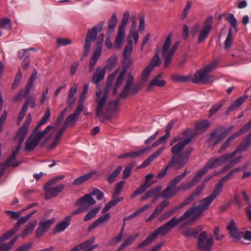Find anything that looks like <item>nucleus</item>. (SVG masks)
<instances>
[{"label":"nucleus","mask_w":251,"mask_h":251,"mask_svg":"<svg viewBox=\"0 0 251 251\" xmlns=\"http://www.w3.org/2000/svg\"><path fill=\"white\" fill-rule=\"evenodd\" d=\"M122 169L123 167L121 165L119 166L108 176L107 180L109 183L112 184L116 181V178L119 176Z\"/></svg>","instance_id":"39"},{"label":"nucleus","mask_w":251,"mask_h":251,"mask_svg":"<svg viewBox=\"0 0 251 251\" xmlns=\"http://www.w3.org/2000/svg\"><path fill=\"white\" fill-rule=\"evenodd\" d=\"M30 104V107L33 108L36 105V100L32 96H29L25 100L23 105H26V109H28V105Z\"/></svg>","instance_id":"63"},{"label":"nucleus","mask_w":251,"mask_h":251,"mask_svg":"<svg viewBox=\"0 0 251 251\" xmlns=\"http://www.w3.org/2000/svg\"><path fill=\"white\" fill-rule=\"evenodd\" d=\"M132 63L133 60L130 57H124L123 67L119 75H121L122 73L123 72V77L125 78V76L127 69L132 65Z\"/></svg>","instance_id":"44"},{"label":"nucleus","mask_w":251,"mask_h":251,"mask_svg":"<svg viewBox=\"0 0 251 251\" xmlns=\"http://www.w3.org/2000/svg\"><path fill=\"white\" fill-rule=\"evenodd\" d=\"M95 240V238H92L91 239L87 240L79 244V245L75 246L71 251H79L80 249L85 250L91 246V245L94 242Z\"/></svg>","instance_id":"43"},{"label":"nucleus","mask_w":251,"mask_h":251,"mask_svg":"<svg viewBox=\"0 0 251 251\" xmlns=\"http://www.w3.org/2000/svg\"><path fill=\"white\" fill-rule=\"evenodd\" d=\"M213 18L212 17H208L204 22L203 28L200 30L198 37V42L202 43L208 37L209 33L212 30V24Z\"/></svg>","instance_id":"12"},{"label":"nucleus","mask_w":251,"mask_h":251,"mask_svg":"<svg viewBox=\"0 0 251 251\" xmlns=\"http://www.w3.org/2000/svg\"><path fill=\"white\" fill-rule=\"evenodd\" d=\"M37 75V71L36 69H34L32 72L31 76L28 79V83L25 86V92L24 94V96L25 97H27L28 96L30 89L34 84V80L36 78Z\"/></svg>","instance_id":"32"},{"label":"nucleus","mask_w":251,"mask_h":251,"mask_svg":"<svg viewBox=\"0 0 251 251\" xmlns=\"http://www.w3.org/2000/svg\"><path fill=\"white\" fill-rule=\"evenodd\" d=\"M104 21L99 22L97 25L94 26L91 30H89L87 32L85 44L84 46V51L81 60H83L84 58L86 57L90 52L91 42H94L97 37L98 33L101 31Z\"/></svg>","instance_id":"4"},{"label":"nucleus","mask_w":251,"mask_h":251,"mask_svg":"<svg viewBox=\"0 0 251 251\" xmlns=\"http://www.w3.org/2000/svg\"><path fill=\"white\" fill-rule=\"evenodd\" d=\"M132 41L131 40H128V43L124 49L123 56L130 57L132 51Z\"/></svg>","instance_id":"54"},{"label":"nucleus","mask_w":251,"mask_h":251,"mask_svg":"<svg viewBox=\"0 0 251 251\" xmlns=\"http://www.w3.org/2000/svg\"><path fill=\"white\" fill-rule=\"evenodd\" d=\"M50 116V112L49 107H48L46 110L44 115L42 119L39 122L37 126L35 127L33 133L30 135L25 142V151H30L34 150L35 148L39 145L41 140L52 128V126H48L44 131H38L39 128L42 125L45 124L49 120Z\"/></svg>","instance_id":"2"},{"label":"nucleus","mask_w":251,"mask_h":251,"mask_svg":"<svg viewBox=\"0 0 251 251\" xmlns=\"http://www.w3.org/2000/svg\"><path fill=\"white\" fill-rule=\"evenodd\" d=\"M225 100H222L218 103L214 104L209 110L208 114L209 117H211L214 115L223 106Z\"/></svg>","instance_id":"48"},{"label":"nucleus","mask_w":251,"mask_h":251,"mask_svg":"<svg viewBox=\"0 0 251 251\" xmlns=\"http://www.w3.org/2000/svg\"><path fill=\"white\" fill-rule=\"evenodd\" d=\"M99 210V207H95L91 210L85 216L84 221L86 222L95 217Z\"/></svg>","instance_id":"59"},{"label":"nucleus","mask_w":251,"mask_h":251,"mask_svg":"<svg viewBox=\"0 0 251 251\" xmlns=\"http://www.w3.org/2000/svg\"><path fill=\"white\" fill-rule=\"evenodd\" d=\"M111 84L106 83V86L104 90V94L103 95L100 99L97 100H96L97 105L96 107V116L97 117L100 116L101 114L103 108L105 105V104L107 99L108 93L109 92V90L111 88Z\"/></svg>","instance_id":"13"},{"label":"nucleus","mask_w":251,"mask_h":251,"mask_svg":"<svg viewBox=\"0 0 251 251\" xmlns=\"http://www.w3.org/2000/svg\"><path fill=\"white\" fill-rule=\"evenodd\" d=\"M176 161H175V156H172L171 160L169 162L168 165L164 167L157 174L156 176V178L160 179L163 177L166 174V172L167 170L172 166H174V168L175 169V166L176 165Z\"/></svg>","instance_id":"40"},{"label":"nucleus","mask_w":251,"mask_h":251,"mask_svg":"<svg viewBox=\"0 0 251 251\" xmlns=\"http://www.w3.org/2000/svg\"><path fill=\"white\" fill-rule=\"evenodd\" d=\"M95 174L96 172H91L78 177L74 180L73 182V185H79L91 178Z\"/></svg>","instance_id":"33"},{"label":"nucleus","mask_w":251,"mask_h":251,"mask_svg":"<svg viewBox=\"0 0 251 251\" xmlns=\"http://www.w3.org/2000/svg\"><path fill=\"white\" fill-rule=\"evenodd\" d=\"M13 236V235L8 231L5 232L0 237V251H9L12 247L7 243L4 242Z\"/></svg>","instance_id":"26"},{"label":"nucleus","mask_w":251,"mask_h":251,"mask_svg":"<svg viewBox=\"0 0 251 251\" xmlns=\"http://www.w3.org/2000/svg\"><path fill=\"white\" fill-rule=\"evenodd\" d=\"M148 188L149 185L147 186L144 183H143L139 187H138L134 192L132 194L131 198H133L138 195H139L144 192Z\"/></svg>","instance_id":"53"},{"label":"nucleus","mask_w":251,"mask_h":251,"mask_svg":"<svg viewBox=\"0 0 251 251\" xmlns=\"http://www.w3.org/2000/svg\"><path fill=\"white\" fill-rule=\"evenodd\" d=\"M202 176H203L199 171L190 182L181 183V184L178 187V189L181 190L182 191H185L189 190L193 187L195 186Z\"/></svg>","instance_id":"19"},{"label":"nucleus","mask_w":251,"mask_h":251,"mask_svg":"<svg viewBox=\"0 0 251 251\" xmlns=\"http://www.w3.org/2000/svg\"><path fill=\"white\" fill-rule=\"evenodd\" d=\"M32 120L31 116L30 114H28L26 117V119L22 126L18 130L16 135L15 136L16 138H19V140L18 141L17 146L21 148L23 143L24 141V140L25 138L26 135L28 130L29 126L31 123Z\"/></svg>","instance_id":"10"},{"label":"nucleus","mask_w":251,"mask_h":251,"mask_svg":"<svg viewBox=\"0 0 251 251\" xmlns=\"http://www.w3.org/2000/svg\"><path fill=\"white\" fill-rule=\"evenodd\" d=\"M151 150L150 147H145L143 149L131 152H127L126 153L123 154L118 156L119 159H124L127 158H136L142 156L145 153L149 152Z\"/></svg>","instance_id":"25"},{"label":"nucleus","mask_w":251,"mask_h":251,"mask_svg":"<svg viewBox=\"0 0 251 251\" xmlns=\"http://www.w3.org/2000/svg\"><path fill=\"white\" fill-rule=\"evenodd\" d=\"M161 64V60L159 56L158 53H156L151 60L150 64L148 66H150L152 69H153L156 66H159Z\"/></svg>","instance_id":"52"},{"label":"nucleus","mask_w":251,"mask_h":251,"mask_svg":"<svg viewBox=\"0 0 251 251\" xmlns=\"http://www.w3.org/2000/svg\"><path fill=\"white\" fill-rule=\"evenodd\" d=\"M171 44V36L170 34L168 35L166 38L165 43L163 45L162 48V55L165 56V54L168 53V51L170 47Z\"/></svg>","instance_id":"57"},{"label":"nucleus","mask_w":251,"mask_h":251,"mask_svg":"<svg viewBox=\"0 0 251 251\" xmlns=\"http://www.w3.org/2000/svg\"><path fill=\"white\" fill-rule=\"evenodd\" d=\"M233 175V174L231 171H230L227 175L223 177L216 184L212 193L208 197L201 201V203L198 206L201 209L200 213H202L208 209L210 204L222 191L224 186V183L231 179Z\"/></svg>","instance_id":"3"},{"label":"nucleus","mask_w":251,"mask_h":251,"mask_svg":"<svg viewBox=\"0 0 251 251\" xmlns=\"http://www.w3.org/2000/svg\"><path fill=\"white\" fill-rule=\"evenodd\" d=\"M65 187V184H60L54 187L46 188L44 189L46 191L45 199L49 200L51 198L55 197L59 193L63 191Z\"/></svg>","instance_id":"17"},{"label":"nucleus","mask_w":251,"mask_h":251,"mask_svg":"<svg viewBox=\"0 0 251 251\" xmlns=\"http://www.w3.org/2000/svg\"><path fill=\"white\" fill-rule=\"evenodd\" d=\"M235 156V153L233 152L231 153H226L224 155L220 156L218 158L219 161L221 165L227 162L229 159H232Z\"/></svg>","instance_id":"56"},{"label":"nucleus","mask_w":251,"mask_h":251,"mask_svg":"<svg viewBox=\"0 0 251 251\" xmlns=\"http://www.w3.org/2000/svg\"><path fill=\"white\" fill-rule=\"evenodd\" d=\"M169 204V202L167 201H164L160 204L157 205L150 216L146 219V222H149L152 220L159 214H160L163 209Z\"/></svg>","instance_id":"30"},{"label":"nucleus","mask_w":251,"mask_h":251,"mask_svg":"<svg viewBox=\"0 0 251 251\" xmlns=\"http://www.w3.org/2000/svg\"><path fill=\"white\" fill-rule=\"evenodd\" d=\"M96 202V201L91 197V195H85L75 202L74 206L77 207L79 205H80V206L73 211L70 216L72 217L86 211L91 205L95 204Z\"/></svg>","instance_id":"5"},{"label":"nucleus","mask_w":251,"mask_h":251,"mask_svg":"<svg viewBox=\"0 0 251 251\" xmlns=\"http://www.w3.org/2000/svg\"><path fill=\"white\" fill-rule=\"evenodd\" d=\"M124 73L122 72L121 75H119L116 81L114 87L113 89V94L116 95L117 94V90L119 87L121 85L122 81L125 78L123 77Z\"/></svg>","instance_id":"60"},{"label":"nucleus","mask_w":251,"mask_h":251,"mask_svg":"<svg viewBox=\"0 0 251 251\" xmlns=\"http://www.w3.org/2000/svg\"><path fill=\"white\" fill-rule=\"evenodd\" d=\"M162 76V74H159L151 80L148 86L147 90L148 91H151L153 87H162L165 85L166 81L161 79Z\"/></svg>","instance_id":"24"},{"label":"nucleus","mask_w":251,"mask_h":251,"mask_svg":"<svg viewBox=\"0 0 251 251\" xmlns=\"http://www.w3.org/2000/svg\"><path fill=\"white\" fill-rule=\"evenodd\" d=\"M152 70L150 66H147L142 72L141 78V80L144 82L146 81Z\"/></svg>","instance_id":"61"},{"label":"nucleus","mask_w":251,"mask_h":251,"mask_svg":"<svg viewBox=\"0 0 251 251\" xmlns=\"http://www.w3.org/2000/svg\"><path fill=\"white\" fill-rule=\"evenodd\" d=\"M248 98V96L247 95H245L242 97H239L226 111L225 114L227 116L232 111L239 108Z\"/></svg>","instance_id":"27"},{"label":"nucleus","mask_w":251,"mask_h":251,"mask_svg":"<svg viewBox=\"0 0 251 251\" xmlns=\"http://www.w3.org/2000/svg\"><path fill=\"white\" fill-rule=\"evenodd\" d=\"M125 183V181L122 180L116 184L114 192L112 195V199H115L120 194L124 188Z\"/></svg>","instance_id":"49"},{"label":"nucleus","mask_w":251,"mask_h":251,"mask_svg":"<svg viewBox=\"0 0 251 251\" xmlns=\"http://www.w3.org/2000/svg\"><path fill=\"white\" fill-rule=\"evenodd\" d=\"M164 150V147L158 149L156 151L148 157L141 164V167L144 168L148 166L151 162L155 159Z\"/></svg>","instance_id":"35"},{"label":"nucleus","mask_w":251,"mask_h":251,"mask_svg":"<svg viewBox=\"0 0 251 251\" xmlns=\"http://www.w3.org/2000/svg\"><path fill=\"white\" fill-rule=\"evenodd\" d=\"M223 129V127L217 128L210 134L209 140L213 146L221 142L225 138V134L220 133Z\"/></svg>","instance_id":"16"},{"label":"nucleus","mask_w":251,"mask_h":251,"mask_svg":"<svg viewBox=\"0 0 251 251\" xmlns=\"http://www.w3.org/2000/svg\"><path fill=\"white\" fill-rule=\"evenodd\" d=\"M205 187V184L204 183H203L201 185L197 186L196 188V190L193 192H192L189 197L185 199L179 206L174 209L168 211L165 214L164 216L169 217L171 216L173 213H174L176 209H180L189 204L190 203L193 201L196 197H198L201 194V192L204 189Z\"/></svg>","instance_id":"8"},{"label":"nucleus","mask_w":251,"mask_h":251,"mask_svg":"<svg viewBox=\"0 0 251 251\" xmlns=\"http://www.w3.org/2000/svg\"><path fill=\"white\" fill-rule=\"evenodd\" d=\"M193 151L192 147L187 148L182 154L179 156V158H175L176 165L175 170H179L184 166L188 162V160L190 155Z\"/></svg>","instance_id":"14"},{"label":"nucleus","mask_w":251,"mask_h":251,"mask_svg":"<svg viewBox=\"0 0 251 251\" xmlns=\"http://www.w3.org/2000/svg\"><path fill=\"white\" fill-rule=\"evenodd\" d=\"M32 120L31 116L30 114H28L26 117V119L22 126L18 130L16 135L15 136L16 138H19V140L18 141L17 146L21 148L23 143L24 141V140L25 138L26 135L28 130L29 126L31 123Z\"/></svg>","instance_id":"11"},{"label":"nucleus","mask_w":251,"mask_h":251,"mask_svg":"<svg viewBox=\"0 0 251 251\" xmlns=\"http://www.w3.org/2000/svg\"><path fill=\"white\" fill-rule=\"evenodd\" d=\"M28 220V219L26 218L25 216L24 217H22V218L19 219L17 223L15 224L13 228L10 229L8 231L10 232L11 234H12L13 235H14L16 232H17L19 231L21 226L24 225Z\"/></svg>","instance_id":"41"},{"label":"nucleus","mask_w":251,"mask_h":251,"mask_svg":"<svg viewBox=\"0 0 251 251\" xmlns=\"http://www.w3.org/2000/svg\"><path fill=\"white\" fill-rule=\"evenodd\" d=\"M106 73L105 68L100 67H97L96 72L94 73L91 81L94 83L97 87L100 86V82L103 79Z\"/></svg>","instance_id":"18"},{"label":"nucleus","mask_w":251,"mask_h":251,"mask_svg":"<svg viewBox=\"0 0 251 251\" xmlns=\"http://www.w3.org/2000/svg\"><path fill=\"white\" fill-rule=\"evenodd\" d=\"M226 228L229 231L231 237L234 240L241 239L243 232L238 231V229L235 226V223L233 219L230 220L229 225L227 226Z\"/></svg>","instance_id":"20"},{"label":"nucleus","mask_w":251,"mask_h":251,"mask_svg":"<svg viewBox=\"0 0 251 251\" xmlns=\"http://www.w3.org/2000/svg\"><path fill=\"white\" fill-rule=\"evenodd\" d=\"M0 27L8 30L11 29L12 27L11 21L8 18L0 19Z\"/></svg>","instance_id":"51"},{"label":"nucleus","mask_w":251,"mask_h":251,"mask_svg":"<svg viewBox=\"0 0 251 251\" xmlns=\"http://www.w3.org/2000/svg\"><path fill=\"white\" fill-rule=\"evenodd\" d=\"M129 18V12L126 11L123 14L121 24L118 28V31L115 41V46L118 49H120L123 46L125 36V28L128 22Z\"/></svg>","instance_id":"6"},{"label":"nucleus","mask_w":251,"mask_h":251,"mask_svg":"<svg viewBox=\"0 0 251 251\" xmlns=\"http://www.w3.org/2000/svg\"><path fill=\"white\" fill-rule=\"evenodd\" d=\"M37 225L36 220L29 222L26 225L25 229L22 231L21 236L23 238L25 237L29 233H31Z\"/></svg>","instance_id":"36"},{"label":"nucleus","mask_w":251,"mask_h":251,"mask_svg":"<svg viewBox=\"0 0 251 251\" xmlns=\"http://www.w3.org/2000/svg\"><path fill=\"white\" fill-rule=\"evenodd\" d=\"M110 217V214L109 212L101 216L88 227L87 229L88 231H92L93 229L98 227L100 224L103 223L106 220L109 219Z\"/></svg>","instance_id":"31"},{"label":"nucleus","mask_w":251,"mask_h":251,"mask_svg":"<svg viewBox=\"0 0 251 251\" xmlns=\"http://www.w3.org/2000/svg\"><path fill=\"white\" fill-rule=\"evenodd\" d=\"M210 127V123L207 120H204L197 123L195 126L196 132L202 133L205 132Z\"/></svg>","instance_id":"34"},{"label":"nucleus","mask_w":251,"mask_h":251,"mask_svg":"<svg viewBox=\"0 0 251 251\" xmlns=\"http://www.w3.org/2000/svg\"><path fill=\"white\" fill-rule=\"evenodd\" d=\"M214 244L213 236L207 237L206 231H202L198 236L197 249L200 251H210Z\"/></svg>","instance_id":"7"},{"label":"nucleus","mask_w":251,"mask_h":251,"mask_svg":"<svg viewBox=\"0 0 251 251\" xmlns=\"http://www.w3.org/2000/svg\"><path fill=\"white\" fill-rule=\"evenodd\" d=\"M232 43V30L229 28L228 31L227 36L225 41V48L226 50L229 49Z\"/></svg>","instance_id":"55"},{"label":"nucleus","mask_w":251,"mask_h":251,"mask_svg":"<svg viewBox=\"0 0 251 251\" xmlns=\"http://www.w3.org/2000/svg\"><path fill=\"white\" fill-rule=\"evenodd\" d=\"M117 14L116 13H114L108 22V28L107 32V34H108V35H110L114 31V28L117 24Z\"/></svg>","instance_id":"38"},{"label":"nucleus","mask_w":251,"mask_h":251,"mask_svg":"<svg viewBox=\"0 0 251 251\" xmlns=\"http://www.w3.org/2000/svg\"><path fill=\"white\" fill-rule=\"evenodd\" d=\"M171 79L176 83L178 82H189L191 79L190 75H180L172 74L171 75Z\"/></svg>","instance_id":"45"},{"label":"nucleus","mask_w":251,"mask_h":251,"mask_svg":"<svg viewBox=\"0 0 251 251\" xmlns=\"http://www.w3.org/2000/svg\"><path fill=\"white\" fill-rule=\"evenodd\" d=\"M226 20L230 24V25L234 29L236 32L238 31L237 21L233 14L229 13L226 17Z\"/></svg>","instance_id":"50"},{"label":"nucleus","mask_w":251,"mask_h":251,"mask_svg":"<svg viewBox=\"0 0 251 251\" xmlns=\"http://www.w3.org/2000/svg\"><path fill=\"white\" fill-rule=\"evenodd\" d=\"M71 219L72 216H67L62 221L58 223L54 229L55 232H61L65 230L70 225Z\"/></svg>","instance_id":"29"},{"label":"nucleus","mask_w":251,"mask_h":251,"mask_svg":"<svg viewBox=\"0 0 251 251\" xmlns=\"http://www.w3.org/2000/svg\"><path fill=\"white\" fill-rule=\"evenodd\" d=\"M79 117L76 116L74 114H70L65 120L64 122L65 126H70L74 127L75 125V122L78 120Z\"/></svg>","instance_id":"47"},{"label":"nucleus","mask_w":251,"mask_h":251,"mask_svg":"<svg viewBox=\"0 0 251 251\" xmlns=\"http://www.w3.org/2000/svg\"><path fill=\"white\" fill-rule=\"evenodd\" d=\"M251 146V132L249 133L246 137L245 139L242 141L238 148L233 151L235 155L238 152H243L246 151Z\"/></svg>","instance_id":"22"},{"label":"nucleus","mask_w":251,"mask_h":251,"mask_svg":"<svg viewBox=\"0 0 251 251\" xmlns=\"http://www.w3.org/2000/svg\"><path fill=\"white\" fill-rule=\"evenodd\" d=\"M177 192V190L176 188L169 183L166 189L159 194V196L163 198L168 199L176 195Z\"/></svg>","instance_id":"28"},{"label":"nucleus","mask_w":251,"mask_h":251,"mask_svg":"<svg viewBox=\"0 0 251 251\" xmlns=\"http://www.w3.org/2000/svg\"><path fill=\"white\" fill-rule=\"evenodd\" d=\"M139 235V233H136L133 235L129 236L120 245L116 251H123L126 247L130 245L134 240L138 237Z\"/></svg>","instance_id":"37"},{"label":"nucleus","mask_w":251,"mask_h":251,"mask_svg":"<svg viewBox=\"0 0 251 251\" xmlns=\"http://www.w3.org/2000/svg\"><path fill=\"white\" fill-rule=\"evenodd\" d=\"M54 221V219L52 218L50 220H48L46 221H41L39 223V226L41 228L45 230V231H47L50 226H51L52 223Z\"/></svg>","instance_id":"58"},{"label":"nucleus","mask_w":251,"mask_h":251,"mask_svg":"<svg viewBox=\"0 0 251 251\" xmlns=\"http://www.w3.org/2000/svg\"><path fill=\"white\" fill-rule=\"evenodd\" d=\"M218 158L213 157L211 158L207 163L206 165L201 169L199 171L203 176L209 169H213L221 166Z\"/></svg>","instance_id":"23"},{"label":"nucleus","mask_w":251,"mask_h":251,"mask_svg":"<svg viewBox=\"0 0 251 251\" xmlns=\"http://www.w3.org/2000/svg\"><path fill=\"white\" fill-rule=\"evenodd\" d=\"M200 210L198 206H194L186 210L179 218H176V217H173L166 224L157 228L153 232L150 234L144 241L139 244L138 248H142L148 246L155 240L159 235L162 236H165L177 225L186 220L188 217L191 216L193 213L198 211L193 219V221L196 220L202 213H200Z\"/></svg>","instance_id":"1"},{"label":"nucleus","mask_w":251,"mask_h":251,"mask_svg":"<svg viewBox=\"0 0 251 251\" xmlns=\"http://www.w3.org/2000/svg\"><path fill=\"white\" fill-rule=\"evenodd\" d=\"M191 142V137L178 141V142L171 149V152L174 154L173 156H175V158H176L177 154L180 152L184 148Z\"/></svg>","instance_id":"21"},{"label":"nucleus","mask_w":251,"mask_h":251,"mask_svg":"<svg viewBox=\"0 0 251 251\" xmlns=\"http://www.w3.org/2000/svg\"><path fill=\"white\" fill-rule=\"evenodd\" d=\"M210 80V76L208 75L202 69L198 70L194 74L192 79V81L196 84L202 83L207 84L209 82Z\"/></svg>","instance_id":"15"},{"label":"nucleus","mask_w":251,"mask_h":251,"mask_svg":"<svg viewBox=\"0 0 251 251\" xmlns=\"http://www.w3.org/2000/svg\"><path fill=\"white\" fill-rule=\"evenodd\" d=\"M161 189V186L156 187L153 189H151L146 192L141 198L142 201H145L151 197L156 196L157 194L160 191Z\"/></svg>","instance_id":"42"},{"label":"nucleus","mask_w":251,"mask_h":251,"mask_svg":"<svg viewBox=\"0 0 251 251\" xmlns=\"http://www.w3.org/2000/svg\"><path fill=\"white\" fill-rule=\"evenodd\" d=\"M151 206V205L150 204L145 205L144 206L140 208V209H139L138 210H137V211L134 212L132 214H130V215L128 216L127 217L124 218V221L132 219V218L139 215L140 214L143 213L145 210H146L147 209L149 208Z\"/></svg>","instance_id":"46"},{"label":"nucleus","mask_w":251,"mask_h":251,"mask_svg":"<svg viewBox=\"0 0 251 251\" xmlns=\"http://www.w3.org/2000/svg\"><path fill=\"white\" fill-rule=\"evenodd\" d=\"M88 194L91 195V197L92 196L96 195L98 201L101 200L104 197L103 193L97 188L93 189L92 192L90 194Z\"/></svg>","instance_id":"64"},{"label":"nucleus","mask_w":251,"mask_h":251,"mask_svg":"<svg viewBox=\"0 0 251 251\" xmlns=\"http://www.w3.org/2000/svg\"><path fill=\"white\" fill-rule=\"evenodd\" d=\"M134 76L131 73H129L126 80V83L123 91L118 95V99L115 101L110 102V105H114V109H117L120 99H126L130 95L129 89L134 81Z\"/></svg>","instance_id":"9"},{"label":"nucleus","mask_w":251,"mask_h":251,"mask_svg":"<svg viewBox=\"0 0 251 251\" xmlns=\"http://www.w3.org/2000/svg\"><path fill=\"white\" fill-rule=\"evenodd\" d=\"M217 65V62L214 61L206 65L203 69L202 71H204L207 74L211 72L213 69H214Z\"/></svg>","instance_id":"62"}]
</instances>
